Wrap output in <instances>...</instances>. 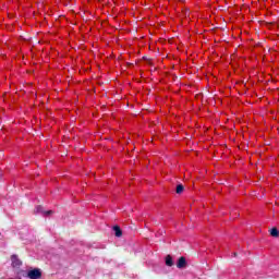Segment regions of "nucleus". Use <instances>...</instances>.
<instances>
[{
    "label": "nucleus",
    "instance_id": "obj_1",
    "mask_svg": "<svg viewBox=\"0 0 279 279\" xmlns=\"http://www.w3.org/2000/svg\"><path fill=\"white\" fill-rule=\"evenodd\" d=\"M27 276L29 279H38V278H40V276H43V272H40V269L35 268L33 270H29L27 272Z\"/></svg>",
    "mask_w": 279,
    "mask_h": 279
},
{
    "label": "nucleus",
    "instance_id": "obj_2",
    "mask_svg": "<svg viewBox=\"0 0 279 279\" xmlns=\"http://www.w3.org/2000/svg\"><path fill=\"white\" fill-rule=\"evenodd\" d=\"M11 260H12V267H21L22 265L21 259H19L16 255H12Z\"/></svg>",
    "mask_w": 279,
    "mask_h": 279
},
{
    "label": "nucleus",
    "instance_id": "obj_3",
    "mask_svg": "<svg viewBox=\"0 0 279 279\" xmlns=\"http://www.w3.org/2000/svg\"><path fill=\"white\" fill-rule=\"evenodd\" d=\"M177 267H178V269H184V267H186V258L180 257L177 263Z\"/></svg>",
    "mask_w": 279,
    "mask_h": 279
},
{
    "label": "nucleus",
    "instance_id": "obj_4",
    "mask_svg": "<svg viewBox=\"0 0 279 279\" xmlns=\"http://www.w3.org/2000/svg\"><path fill=\"white\" fill-rule=\"evenodd\" d=\"M166 265L167 267H173V257L171 255L166 256Z\"/></svg>",
    "mask_w": 279,
    "mask_h": 279
},
{
    "label": "nucleus",
    "instance_id": "obj_5",
    "mask_svg": "<svg viewBox=\"0 0 279 279\" xmlns=\"http://www.w3.org/2000/svg\"><path fill=\"white\" fill-rule=\"evenodd\" d=\"M113 231L116 232V236L118 238L123 235V231H121V228L119 226H114Z\"/></svg>",
    "mask_w": 279,
    "mask_h": 279
},
{
    "label": "nucleus",
    "instance_id": "obj_6",
    "mask_svg": "<svg viewBox=\"0 0 279 279\" xmlns=\"http://www.w3.org/2000/svg\"><path fill=\"white\" fill-rule=\"evenodd\" d=\"M270 235H272V236H275L276 239H278V236H279V231H278V229L272 228V229L270 230Z\"/></svg>",
    "mask_w": 279,
    "mask_h": 279
},
{
    "label": "nucleus",
    "instance_id": "obj_7",
    "mask_svg": "<svg viewBox=\"0 0 279 279\" xmlns=\"http://www.w3.org/2000/svg\"><path fill=\"white\" fill-rule=\"evenodd\" d=\"M183 191H184V186H182V185L177 186V193L178 194L182 193Z\"/></svg>",
    "mask_w": 279,
    "mask_h": 279
},
{
    "label": "nucleus",
    "instance_id": "obj_8",
    "mask_svg": "<svg viewBox=\"0 0 279 279\" xmlns=\"http://www.w3.org/2000/svg\"><path fill=\"white\" fill-rule=\"evenodd\" d=\"M51 213H52V211L49 210V211H46L45 215H51Z\"/></svg>",
    "mask_w": 279,
    "mask_h": 279
}]
</instances>
